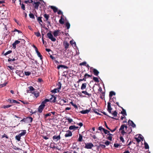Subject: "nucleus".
<instances>
[{"label": "nucleus", "mask_w": 153, "mask_h": 153, "mask_svg": "<svg viewBox=\"0 0 153 153\" xmlns=\"http://www.w3.org/2000/svg\"><path fill=\"white\" fill-rule=\"evenodd\" d=\"M47 36L48 38L52 41L55 42L56 41V39L53 37V35L51 34L50 31L49 32L47 33Z\"/></svg>", "instance_id": "1"}, {"label": "nucleus", "mask_w": 153, "mask_h": 153, "mask_svg": "<svg viewBox=\"0 0 153 153\" xmlns=\"http://www.w3.org/2000/svg\"><path fill=\"white\" fill-rule=\"evenodd\" d=\"M91 76L89 74H88L87 73L85 74L84 75V77L82 79H80L78 81V82H80L82 81H86V79L87 78H88L89 77H91Z\"/></svg>", "instance_id": "2"}, {"label": "nucleus", "mask_w": 153, "mask_h": 153, "mask_svg": "<svg viewBox=\"0 0 153 153\" xmlns=\"http://www.w3.org/2000/svg\"><path fill=\"white\" fill-rule=\"evenodd\" d=\"M85 148L87 149H91L94 146L93 144L92 143H89L85 144Z\"/></svg>", "instance_id": "3"}, {"label": "nucleus", "mask_w": 153, "mask_h": 153, "mask_svg": "<svg viewBox=\"0 0 153 153\" xmlns=\"http://www.w3.org/2000/svg\"><path fill=\"white\" fill-rule=\"evenodd\" d=\"M15 73L20 77H23L24 76L23 72L22 71L17 70L15 71Z\"/></svg>", "instance_id": "4"}, {"label": "nucleus", "mask_w": 153, "mask_h": 153, "mask_svg": "<svg viewBox=\"0 0 153 153\" xmlns=\"http://www.w3.org/2000/svg\"><path fill=\"white\" fill-rule=\"evenodd\" d=\"M128 124L129 126H131L133 128H135L136 127V125L134 123L132 120H129L128 121Z\"/></svg>", "instance_id": "5"}, {"label": "nucleus", "mask_w": 153, "mask_h": 153, "mask_svg": "<svg viewBox=\"0 0 153 153\" xmlns=\"http://www.w3.org/2000/svg\"><path fill=\"white\" fill-rule=\"evenodd\" d=\"M91 70H92L94 74V75L96 76H97L99 73V71L97 70L96 69L93 68L92 67L90 68Z\"/></svg>", "instance_id": "6"}, {"label": "nucleus", "mask_w": 153, "mask_h": 153, "mask_svg": "<svg viewBox=\"0 0 153 153\" xmlns=\"http://www.w3.org/2000/svg\"><path fill=\"white\" fill-rule=\"evenodd\" d=\"M67 75V72L66 71H64L63 72V74L62 76V79L63 80L64 82H65V79L66 78Z\"/></svg>", "instance_id": "7"}, {"label": "nucleus", "mask_w": 153, "mask_h": 153, "mask_svg": "<svg viewBox=\"0 0 153 153\" xmlns=\"http://www.w3.org/2000/svg\"><path fill=\"white\" fill-rule=\"evenodd\" d=\"M67 75V72L66 71H64L63 72V74L62 76V79L63 80L64 82H65V79L66 78Z\"/></svg>", "instance_id": "8"}, {"label": "nucleus", "mask_w": 153, "mask_h": 153, "mask_svg": "<svg viewBox=\"0 0 153 153\" xmlns=\"http://www.w3.org/2000/svg\"><path fill=\"white\" fill-rule=\"evenodd\" d=\"M112 108L111 107V103L109 102H108L107 111L110 113H111V111Z\"/></svg>", "instance_id": "9"}, {"label": "nucleus", "mask_w": 153, "mask_h": 153, "mask_svg": "<svg viewBox=\"0 0 153 153\" xmlns=\"http://www.w3.org/2000/svg\"><path fill=\"white\" fill-rule=\"evenodd\" d=\"M53 139L54 141L57 142L60 139V135L58 136L54 135L53 137Z\"/></svg>", "instance_id": "10"}, {"label": "nucleus", "mask_w": 153, "mask_h": 153, "mask_svg": "<svg viewBox=\"0 0 153 153\" xmlns=\"http://www.w3.org/2000/svg\"><path fill=\"white\" fill-rule=\"evenodd\" d=\"M20 41H19V40H16V41H15L12 44L13 48L14 49H16V45L19 44L20 43Z\"/></svg>", "instance_id": "11"}, {"label": "nucleus", "mask_w": 153, "mask_h": 153, "mask_svg": "<svg viewBox=\"0 0 153 153\" xmlns=\"http://www.w3.org/2000/svg\"><path fill=\"white\" fill-rule=\"evenodd\" d=\"M44 107H45V106H44L41 105L39 106V107L38 108V111L39 113H41L42 112Z\"/></svg>", "instance_id": "12"}, {"label": "nucleus", "mask_w": 153, "mask_h": 153, "mask_svg": "<svg viewBox=\"0 0 153 153\" xmlns=\"http://www.w3.org/2000/svg\"><path fill=\"white\" fill-rule=\"evenodd\" d=\"M135 138L138 143H139L140 142L141 140H142V141H143V138L141 137L140 136H139L138 138L135 137Z\"/></svg>", "instance_id": "13"}, {"label": "nucleus", "mask_w": 153, "mask_h": 153, "mask_svg": "<svg viewBox=\"0 0 153 153\" xmlns=\"http://www.w3.org/2000/svg\"><path fill=\"white\" fill-rule=\"evenodd\" d=\"M56 97L53 96L52 95L51 97L49 99V101L51 102H56Z\"/></svg>", "instance_id": "14"}, {"label": "nucleus", "mask_w": 153, "mask_h": 153, "mask_svg": "<svg viewBox=\"0 0 153 153\" xmlns=\"http://www.w3.org/2000/svg\"><path fill=\"white\" fill-rule=\"evenodd\" d=\"M40 4H41V3L39 1L36 2L34 1V4H35V5L34 6L35 8V9L37 10L38 9V8L39 5Z\"/></svg>", "instance_id": "15"}, {"label": "nucleus", "mask_w": 153, "mask_h": 153, "mask_svg": "<svg viewBox=\"0 0 153 153\" xmlns=\"http://www.w3.org/2000/svg\"><path fill=\"white\" fill-rule=\"evenodd\" d=\"M32 93L33 94L34 96L36 98L37 97L39 96V92L37 91H34L33 92H32Z\"/></svg>", "instance_id": "16"}, {"label": "nucleus", "mask_w": 153, "mask_h": 153, "mask_svg": "<svg viewBox=\"0 0 153 153\" xmlns=\"http://www.w3.org/2000/svg\"><path fill=\"white\" fill-rule=\"evenodd\" d=\"M60 30H56L53 33V35L55 37H56L58 35L59 33Z\"/></svg>", "instance_id": "17"}, {"label": "nucleus", "mask_w": 153, "mask_h": 153, "mask_svg": "<svg viewBox=\"0 0 153 153\" xmlns=\"http://www.w3.org/2000/svg\"><path fill=\"white\" fill-rule=\"evenodd\" d=\"M50 8L53 10L54 13H56L58 11V8L54 6H51Z\"/></svg>", "instance_id": "18"}, {"label": "nucleus", "mask_w": 153, "mask_h": 153, "mask_svg": "<svg viewBox=\"0 0 153 153\" xmlns=\"http://www.w3.org/2000/svg\"><path fill=\"white\" fill-rule=\"evenodd\" d=\"M68 123H71V124H74L75 123V122L73 121V120L70 118L68 117Z\"/></svg>", "instance_id": "19"}, {"label": "nucleus", "mask_w": 153, "mask_h": 153, "mask_svg": "<svg viewBox=\"0 0 153 153\" xmlns=\"http://www.w3.org/2000/svg\"><path fill=\"white\" fill-rule=\"evenodd\" d=\"M28 88L29 89V90L28 91V92L29 93H31V91H35V89L32 86H30L28 87Z\"/></svg>", "instance_id": "20"}, {"label": "nucleus", "mask_w": 153, "mask_h": 153, "mask_svg": "<svg viewBox=\"0 0 153 153\" xmlns=\"http://www.w3.org/2000/svg\"><path fill=\"white\" fill-rule=\"evenodd\" d=\"M122 109V111H121V113L122 114L123 116H126L127 114L126 110L123 108V107H121Z\"/></svg>", "instance_id": "21"}, {"label": "nucleus", "mask_w": 153, "mask_h": 153, "mask_svg": "<svg viewBox=\"0 0 153 153\" xmlns=\"http://www.w3.org/2000/svg\"><path fill=\"white\" fill-rule=\"evenodd\" d=\"M90 111V110H82L80 111V112L82 114H85L88 113Z\"/></svg>", "instance_id": "22"}, {"label": "nucleus", "mask_w": 153, "mask_h": 153, "mask_svg": "<svg viewBox=\"0 0 153 153\" xmlns=\"http://www.w3.org/2000/svg\"><path fill=\"white\" fill-rule=\"evenodd\" d=\"M33 120V118L31 117H28L25 118V120H26V121L30 122V123L32 122Z\"/></svg>", "instance_id": "23"}, {"label": "nucleus", "mask_w": 153, "mask_h": 153, "mask_svg": "<svg viewBox=\"0 0 153 153\" xmlns=\"http://www.w3.org/2000/svg\"><path fill=\"white\" fill-rule=\"evenodd\" d=\"M115 95V93L113 91H111L109 93V97H110V99L112 97L113 95Z\"/></svg>", "instance_id": "24"}, {"label": "nucleus", "mask_w": 153, "mask_h": 153, "mask_svg": "<svg viewBox=\"0 0 153 153\" xmlns=\"http://www.w3.org/2000/svg\"><path fill=\"white\" fill-rule=\"evenodd\" d=\"M63 45L65 47V51H63L64 53H65V51L66 52V50L67 49V41H66L65 40L64 42Z\"/></svg>", "instance_id": "25"}, {"label": "nucleus", "mask_w": 153, "mask_h": 153, "mask_svg": "<svg viewBox=\"0 0 153 153\" xmlns=\"http://www.w3.org/2000/svg\"><path fill=\"white\" fill-rule=\"evenodd\" d=\"M87 84L86 83H83L82 84V85L81 86V89L82 90H83L85 89L86 88V86Z\"/></svg>", "instance_id": "26"}, {"label": "nucleus", "mask_w": 153, "mask_h": 153, "mask_svg": "<svg viewBox=\"0 0 153 153\" xmlns=\"http://www.w3.org/2000/svg\"><path fill=\"white\" fill-rule=\"evenodd\" d=\"M22 131V132L19 134L21 137L25 135L26 133V130H23Z\"/></svg>", "instance_id": "27"}, {"label": "nucleus", "mask_w": 153, "mask_h": 153, "mask_svg": "<svg viewBox=\"0 0 153 153\" xmlns=\"http://www.w3.org/2000/svg\"><path fill=\"white\" fill-rule=\"evenodd\" d=\"M44 16L45 19V21H48V20L49 17V15L47 14H45L44 15Z\"/></svg>", "instance_id": "28"}, {"label": "nucleus", "mask_w": 153, "mask_h": 153, "mask_svg": "<svg viewBox=\"0 0 153 153\" xmlns=\"http://www.w3.org/2000/svg\"><path fill=\"white\" fill-rule=\"evenodd\" d=\"M19 1L20 2V4L21 5V8L22 9H23V10H25V5L23 4V3L22 4L21 3V0H19Z\"/></svg>", "instance_id": "29"}, {"label": "nucleus", "mask_w": 153, "mask_h": 153, "mask_svg": "<svg viewBox=\"0 0 153 153\" xmlns=\"http://www.w3.org/2000/svg\"><path fill=\"white\" fill-rule=\"evenodd\" d=\"M64 19L62 18V16L61 19L59 20V22L60 24H64Z\"/></svg>", "instance_id": "30"}, {"label": "nucleus", "mask_w": 153, "mask_h": 153, "mask_svg": "<svg viewBox=\"0 0 153 153\" xmlns=\"http://www.w3.org/2000/svg\"><path fill=\"white\" fill-rule=\"evenodd\" d=\"M82 93H83L85 95L88 96L89 97H90L91 95V94L88 93L86 91H82Z\"/></svg>", "instance_id": "31"}, {"label": "nucleus", "mask_w": 153, "mask_h": 153, "mask_svg": "<svg viewBox=\"0 0 153 153\" xmlns=\"http://www.w3.org/2000/svg\"><path fill=\"white\" fill-rule=\"evenodd\" d=\"M59 89L57 88H55L53 90H52L51 92L53 93H56L59 92Z\"/></svg>", "instance_id": "32"}, {"label": "nucleus", "mask_w": 153, "mask_h": 153, "mask_svg": "<svg viewBox=\"0 0 153 153\" xmlns=\"http://www.w3.org/2000/svg\"><path fill=\"white\" fill-rule=\"evenodd\" d=\"M21 136L19 134L17 135L15 137V139L18 141H20L21 139Z\"/></svg>", "instance_id": "33"}, {"label": "nucleus", "mask_w": 153, "mask_h": 153, "mask_svg": "<svg viewBox=\"0 0 153 153\" xmlns=\"http://www.w3.org/2000/svg\"><path fill=\"white\" fill-rule=\"evenodd\" d=\"M92 110L95 113L97 114L98 115H101V114H100L99 113L98 111H99V110L97 109H93Z\"/></svg>", "instance_id": "34"}, {"label": "nucleus", "mask_w": 153, "mask_h": 153, "mask_svg": "<svg viewBox=\"0 0 153 153\" xmlns=\"http://www.w3.org/2000/svg\"><path fill=\"white\" fill-rule=\"evenodd\" d=\"M79 137L78 138V141L79 142H81L82 141V136L81 134H79Z\"/></svg>", "instance_id": "35"}, {"label": "nucleus", "mask_w": 153, "mask_h": 153, "mask_svg": "<svg viewBox=\"0 0 153 153\" xmlns=\"http://www.w3.org/2000/svg\"><path fill=\"white\" fill-rule=\"evenodd\" d=\"M61 67L64 68H67V66H66L63 65H59L58 66L57 68L59 69Z\"/></svg>", "instance_id": "36"}, {"label": "nucleus", "mask_w": 153, "mask_h": 153, "mask_svg": "<svg viewBox=\"0 0 153 153\" xmlns=\"http://www.w3.org/2000/svg\"><path fill=\"white\" fill-rule=\"evenodd\" d=\"M70 43L73 46L74 45L75 46L76 45V43L73 40H71L70 41Z\"/></svg>", "instance_id": "37"}, {"label": "nucleus", "mask_w": 153, "mask_h": 153, "mask_svg": "<svg viewBox=\"0 0 153 153\" xmlns=\"http://www.w3.org/2000/svg\"><path fill=\"white\" fill-rule=\"evenodd\" d=\"M125 125L123 124L121 126H120V129H119V131H122V130H124V128H125Z\"/></svg>", "instance_id": "38"}, {"label": "nucleus", "mask_w": 153, "mask_h": 153, "mask_svg": "<svg viewBox=\"0 0 153 153\" xmlns=\"http://www.w3.org/2000/svg\"><path fill=\"white\" fill-rule=\"evenodd\" d=\"M144 147L146 149H148L149 148V147L148 144L146 142H145L144 143Z\"/></svg>", "instance_id": "39"}, {"label": "nucleus", "mask_w": 153, "mask_h": 153, "mask_svg": "<svg viewBox=\"0 0 153 153\" xmlns=\"http://www.w3.org/2000/svg\"><path fill=\"white\" fill-rule=\"evenodd\" d=\"M36 53L38 56L40 57V59L42 60V57L40 53L39 52Z\"/></svg>", "instance_id": "40"}, {"label": "nucleus", "mask_w": 153, "mask_h": 153, "mask_svg": "<svg viewBox=\"0 0 153 153\" xmlns=\"http://www.w3.org/2000/svg\"><path fill=\"white\" fill-rule=\"evenodd\" d=\"M111 114L114 117H115L117 116V113L116 111H114L113 112L111 113Z\"/></svg>", "instance_id": "41"}, {"label": "nucleus", "mask_w": 153, "mask_h": 153, "mask_svg": "<svg viewBox=\"0 0 153 153\" xmlns=\"http://www.w3.org/2000/svg\"><path fill=\"white\" fill-rule=\"evenodd\" d=\"M72 135V132L70 130H68V137L71 136Z\"/></svg>", "instance_id": "42"}, {"label": "nucleus", "mask_w": 153, "mask_h": 153, "mask_svg": "<svg viewBox=\"0 0 153 153\" xmlns=\"http://www.w3.org/2000/svg\"><path fill=\"white\" fill-rule=\"evenodd\" d=\"M34 34L37 36V37H40L41 36V34L39 32H35L34 33Z\"/></svg>", "instance_id": "43"}, {"label": "nucleus", "mask_w": 153, "mask_h": 153, "mask_svg": "<svg viewBox=\"0 0 153 153\" xmlns=\"http://www.w3.org/2000/svg\"><path fill=\"white\" fill-rule=\"evenodd\" d=\"M13 100H14L12 99H9L7 100V101L11 103H13Z\"/></svg>", "instance_id": "44"}, {"label": "nucleus", "mask_w": 153, "mask_h": 153, "mask_svg": "<svg viewBox=\"0 0 153 153\" xmlns=\"http://www.w3.org/2000/svg\"><path fill=\"white\" fill-rule=\"evenodd\" d=\"M12 52V51L11 50H9L7 51V52L4 53V55L6 56L8 54Z\"/></svg>", "instance_id": "45"}, {"label": "nucleus", "mask_w": 153, "mask_h": 153, "mask_svg": "<svg viewBox=\"0 0 153 153\" xmlns=\"http://www.w3.org/2000/svg\"><path fill=\"white\" fill-rule=\"evenodd\" d=\"M29 16L30 18L34 19L35 18V17L34 15L31 13L29 14Z\"/></svg>", "instance_id": "46"}, {"label": "nucleus", "mask_w": 153, "mask_h": 153, "mask_svg": "<svg viewBox=\"0 0 153 153\" xmlns=\"http://www.w3.org/2000/svg\"><path fill=\"white\" fill-rule=\"evenodd\" d=\"M93 79L95 82H99L98 78L97 77H94L93 78Z\"/></svg>", "instance_id": "47"}, {"label": "nucleus", "mask_w": 153, "mask_h": 153, "mask_svg": "<svg viewBox=\"0 0 153 153\" xmlns=\"http://www.w3.org/2000/svg\"><path fill=\"white\" fill-rule=\"evenodd\" d=\"M57 86H58L57 88H58L59 89H60L61 87V83L59 82L57 85Z\"/></svg>", "instance_id": "48"}, {"label": "nucleus", "mask_w": 153, "mask_h": 153, "mask_svg": "<svg viewBox=\"0 0 153 153\" xmlns=\"http://www.w3.org/2000/svg\"><path fill=\"white\" fill-rule=\"evenodd\" d=\"M42 17H39L37 18V20L39 22V23L42 22V21L41 19Z\"/></svg>", "instance_id": "49"}, {"label": "nucleus", "mask_w": 153, "mask_h": 153, "mask_svg": "<svg viewBox=\"0 0 153 153\" xmlns=\"http://www.w3.org/2000/svg\"><path fill=\"white\" fill-rule=\"evenodd\" d=\"M99 147H101L102 149H105V146L102 144H100L99 146Z\"/></svg>", "instance_id": "50"}, {"label": "nucleus", "mask_w": 153, "mask_h": 153, "mask_svg": "<svg viewBox=\"0 0 153 153\" xmlns=\"http://www.w3.org/2000/svg\"><path fill=\"white\" fill-rule=\"evenodd\" d=\"M75 126H71L69 127V129L70 130H72L75 129Z\"/></svg>", "instance_id": "51"}, {"label": "nucleus", "mask_w": 153, "mask_h": 153, "mask_svg": "<svg viewBox=\"0 0 153 153\" xmlns=\"http://www.w3.org/2000/svg\"><path fill=\"white\" fill-rule=\"evenodd\" d=\"M132 131V129L131 127H130L128 128V130L127 131L128 133V134H130Z\"/></svg>", "instance_id": "52"}, {"label": "nucleus", "mask_w": 153, "mask_h": 153, "mask_svg": "<svg viewBox=\"0 0 153 153\" xmlns=\"http://www.w3.org/2000/svg\"><path fill=\"white\" fill-rule=\"evenodd\" d=\"M70 103L75 108H77V105L75 104H74L73 102H71Z\"/></svg>", "instance_id": "53"}, {"label": "nucleus", "mask_w": 153, "mask_h": 153, "mask_svg": "<svg viewBox=\"0 0 153 153\" xmlns=\"http://www.w3.org/2000/svg\"><path fill=\"white\" fill-rule=\"evenodd\" d=\"M11 106H12V105H4L3 106V107L4 108H8L9 107H10Z\"/></svg>", "instance_id": "54"}, {"label": "nucleus", "mask_w": 153, "mask_h": 153, "mask_svg": "<svg viewBox=\"0 0 153 153\" xmlns=\"http://www.w3.org/2000/svg\"><path fill=\"white\" fill-rule=\"evenodd\" d=\"M25 74L26 76H29L31 74V73L29 71H27L25 72Z\"/></svg>", "instance_id": "55"}, {"label": "nucleus", "mask_w": 153, "mask_h": 153, "mask_svg": "<svg viewBox=\"0 0 153 153\" xmlns=\"http://www.w3.org/2000/svg\"><path fill=\"white\" fill-rule=\"evenodd\" d=\"M103 131L104 133L105 134H107L108 133H109L110 132L109 131L105 129V128L103 129Z\"/></svg>", "instance_id": "56"}, {"label": "nucleus", "mask_w": 153, "mask_h": 153, "mask_svg": "<svg viewBox=\"0 0 153 153\" xmlns=\"http://www.w3.org/2000/svg\"><path fill=\"white\" fill-rule=\"evenodd\" d=\"M51 114L50 113H47L46 114H45L44 117L45 118H46L48 116H51Z\"/></svg>", "instance_id": "57"}, {"label": "nucleus", "mask_w": 153, "mask_h": 153, "mask_svg": "<svg viewBox=\"0 0 153 153\" xmlns=\"http://www.w3.org/2000/svg\"><path fill=\"white\" fill-rule=\"evenodd\" d=\"M102 113L103 114H104V115L109 117H111L112 119H115L114 117H111L110 116H109L108 115L106 114V113L104 112V111H103V112H102Z\"/></svg>", "instance_id": "58"}, {"label": "nucleus", "mask_w": 153, "mask_h": 153, "mask_svg": "<svg viewBox=\"0 0 153 153\" xmlns=\"http://www.w3.org/2000/svg\"><path fill=\"white\" fill-rule=\"evenodd\" d=\"M2 137L3 138L4 137H5L7 139H8V137L5 134H4L2 136Z\"/></svg>", "instance_id": "59"}, {"label": "nucleus", "mask_w": 153, "mask_h": 153, "mask_svg": "<svg viewBox=\"0 0 153 153\" xmlns=\"http://www.w3.org/2000/svg\"><path fill=\"white\" fill-rule=\"evenodd\" d=\"M110 142L108 141H106L104 143L106 145V146L109 145L110 144Z\"/></svg>", "instance_id": "60"}, {"label": "nucleus", "mask_w": 153, "mask_h": 153, "mask_svg": "<svg viewBox=\"0 0 153 153\" xmlns=\"http://www.w3.org/2000/svg\"><path fill=\"white\" fill-rule=\"evenodd\" d=\"M120 139L121 141L123 143L124 142V138L122 136L120 137Z\"/></svg>", "instance_id": "61"}, {"label": "nucleus", "mask_w": 153, "mask_h": 153, "mask_svg": "<svg viewBox=\"0 0 153 153\" xmlns=\"http://www.w3.org/2000/svg\"><path fill=\"white\" fill-rule=\"evenodd\" d=\"M42 137L43 138V139H44L45 140H46L48 139L49 138L48 137H47L46 136H45V135L42 136Z\"/></svg>", "instance_id": "62"}, {"label": "nucleus", "mask_w": 153, "mask_h": 153, "mask_svg": "<svg viewBox=\"0 0 153 153\" xmlns=\"http://www.w3.org/2000/svg\"><path fill=\"white\" fill-rule=\"evenodd\" d=\"M46 101H45L44 100L42 101L41 104V105L44 106H45V104L46 103Z\"/></svg>", "instance_id": "63"}, {"label": "nucleus", "mask_w": 153, "mask_h": 153, "mask_svg": "<svg viewBox=\"0 0 153 153\" xmlns=\"http://www.w3.org/2000/svg\"><path fill=\"white\" fill-rule=\"evenodd\" d=\"M121 134L123 135H124L126 133V132L124 130H122L121 131Z\"/></svg>", "instance_id": "64"}]
</instances>
